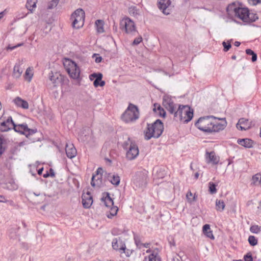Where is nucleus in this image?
Instances as JSON below:
<instances>
[{
	"instance_id": "f704fd0d",
	"label": "nucleus",
	"mask_w": 261,
	"mask_h": 261,
	"mask_svg": "<svg viewBox=\"0 0 261 261\" xmlns=\"http://www.w3.org/2000/svg\"><path fill=\"white\" fill-rule=\"evenodd\" d=\"M118 208L117 206H113L111 208L109 212L107 214V216L109 218H112L113 217L116 215Z\"/></svg>"
},
{
	"instance_id": "6e6552de",
	"label": "nucleus",
	"mask_w": 261,
	"mask_h": 261,
	"mask_svg": "<svg viewBox=\"0 0 261 261\" xmlns=\"http://www.w3.org/2000/svg\"><path fill=\"white\" fill-rule=\"evenodd\" d=\"M73 19L72 26L74 28L79 29L83 26L85 20V12L82 9H78L71 15Z\"/></svg>"
},
{
	"instance_id": "338daca9",
	"label": "nucleus",
	"mask_w": 261,
	"mask_h": 261,
	"mask_svg": "<svg viewBox=\"0 0 261 261\" xmlns=\"http://www.w3.org/2000/svg\"><path fill=\"white\" fill-rule=\"evenodd\" d=\"M241 43L239 41H236L234 42V45L236 46H240Z\"/></svg>"
},
{
	"instance_id": "bf43d9fd",
	"label": "nucleus",
	"mask_w": 261,
	"mask_h": 261,
	"mask_svg": "<svg viewBox=\"0 0 261 261\" xmlns=\"http://www.w3.org/2000/svg\"><path fill=\"white\" fill-rule=\"evenodd\" d=\"M103 170L101 168H98L96 171V173L95 175H97L98 174H101L102 173Z\"/></svg>"
},
{
	"instance_id": "9b49d317",
	"label": "nucleus",
	"mask_w": 261,
	"mask_h": 261,
	"mask_svg": "<svg viewBox=\"0 0 261 261\" xmlns=\"http://www.w3.org/2000/svg\"><path fill=\"white\" fill-rule=\"evenodd\" d=\"M163 105L171 114H174V113L176 111L175 104L169 96L163 97Z\"/></svg>"
},
{
	"instance_id": "4d7b16f0",
	"label": "nucleus",
	"mask_w": 261,
	"mask_h": 261,
	"mask_svg": "<svg viewBox=\"0 0 261 261\" xmlns=\"http://www.w3.org/2000/svg\"><path fill=\"white\" fill-rule=\"evenodd\" d=\"M256 60H257V55L255 53H254L252 55L251 60L253 62H254L256 61Z\"/></svg>"
},
{
	"instance_id": "0eeeda50",
	"label": "nucleus",
	"mask_w": 261,
	"mask_h": 261,
	"mask_svg": "<svg viewBox=\"0 0 261 261\" xmlns=\"http://www.w3.org/2000/svg\"><path fill=\"white\" fill-rule=\"evenodd\" d=\"M120 28L122 30H124L126 33L130 35H135L138 33L135 22L127 17L121 20Z\"/></svg>"
},
{
	"instance_id": "ea45409f",
	"label": "nucleus",
	"mask_w": 261,
	"mask_h": 261,
	"mask_svg": "<svg viewBox=\"0 0 261 261\" xmlns=\"http://www.w3.org/2000/svg\"><path fill=\"white\" fill-rule=\"evenodd\" d=\"M216 185L213 182H209V191L211 194L216 193L217 192Z\"/></svg>"
},
{
	"instance_id": "423d86ee",
	"label": "nucleus",
	"mask_w": 261,
	"mask_h": 261,
	"mask_svg": "<svg viewBox=\"0 0 261 261\" xmlns=\"http://www.w3.org/2000/svg\"><path fill=\"white\" fill-rule=\"evenodd\" d=\"M139 112L138 107L130 103L127 109L121 116L122 119L125 122H133L139 118Z\"/></svg>"
},
{
	"instance_id": "3c124183",
	"label": "nucleus",
	"mask_w": 261,
	"mask_h": 261,
	"mask_svg": "<svg viewBox=\"0 0 261 261\" xmlns=\"http://www.w3.org/2000/svg\"><path fill=\"white\" fill-rule=\"evenodd\" d=\"M22 44H23L22 43H19L17 45H15V46H11V45H9L7 47V49L13 50V49H14V48H16L17 47L21 46Z\"/></svg>"
},
{
	"instance_id": "4468645a",
	"label": "nucleus",
	"mask_w": 261,
	"mask_h": 261,
	"mask_svg": "<svg viewBox=\"0 0 261 261\" xmlns=\"http://www.w3.org/2000/svg\"><path fill=\"white\" fill-rule=\"evenodd\" d=\"M112 245L114 249L125 253V245L120 238L114 239L112 242Z\"/></svg>"
},
{
	"instance_id": "c85d7f7f",
	"label": "nucleus",
	"mask_w": 261,
	"mask_h": 261,
	"mask_svg": "<svg viewBox=\"0 0 261 261\" xmlns=\"http://www.w3.org/2000/svg\"><path fill=\"white\" fill-rule=\"evenodd\" d=\"M225 203L223 200L217 199L216 200V209L218 211L222 212L225 208Z\"/></svg>"
},
{
	"instance_id": "7ed1b4c3",
	"label": "nucleus",
	"mask_w": 261,
	"mask_h": 261,
	"mask_svg": "<svg viewBox=\"0 0 261 261\" xmlns=\"http://www.w3.org/2000/svg\"><path fill=\"white\" fill-rule=\"evenodd\" d=\"M163 129V124L159 119L156 120L153 124H148L145 132V139L148 140L152 137L159 138L162 135Z\"/></svg>"
},
{
	"instance_id": "bb28decb",
	"label": "nucleus",
	"mask_w": 261,
	"mask_h": 261,
	"mask_svg": "<svg viewBox=\"0 0 261 261\" xmlns=\"http://www.w3.org/2000/svg\"><path fill=\"white\" fill-rule=\"evenodd\" d=\"M108 178L109 180L114 185L118 186L120 183V177L118 175L109 174Z\"/></svg>"
},
{
	"instance_id": "49530a36",
	"label": "nucleus",
	"mask_w": 261,
	"mask_h": 261,
	"mask_svg": "<svg viewBox=\"0 0 261 261\" xmlns=\"http://www.w3.org/2000/svg\"><path fill=\"white\" fill-rule=\"evenodd\" d=\"M142 41V37L140 36L138 38H136L134 39L133 44V45H138L139 44L141 41Z\"/></svg>"
},
{
	"instance_id": "37998d69",
	"label": "nucleus",
	"mask_w": 261,
	"mask_h": 261,
	"mask_svg": "<svg viewBox=\"0 0 261 261\" xmlns=\"http://www.w3.org/2000/svg\"><path fill=\"white\" fill-rule=\"evenodd\" d=\"M156 109L158 110H161L162 111H163V115L165 116L166 113H165L164 110L162 108H161V107L160 106V105L159 104L155 103V104H154L153 111H156Z\"/></svg>"
},
{
	"instance_id": "2f4dec72",
	"label": "nucleus",
	"mask_w": 261,
	"mask_h": 261,
	"mask_svg": "<svg viewBox=\"0 0 261 261\" xmlns=\"http://www.w3.org/2000/svg\"><path fill=\"white\" fill-rule=\"evenodd\" d=\"M95 25L97 28V31L99 33H103L104 32L103 29V21L101 20H97L95 21Z\"/></svg>"
},
{
	"instance_id": "f257e3e1",
	"label": "nucleus",
	"mask_w": 261,
	"mask_h": 261,
	"mask_svg": "<svg viewBox=\"0 0 261 261\" xmlns=\"http://www.w3.org/2000/svg\"><path fill=\"white\" fill-rule=\"evenodd\" d=\"M195 125L204 132L212 133L223 130L227 125V122L225 118H218L208 116L200 118Z\"/></svg>"
},
{
	"instance_id": "4c0bfd02",
	"label": "nucleus",
	"mask_w": 261,
	"mask_h": 261,
	"mask_svg": "<svg viewBox=\"0 0 261 261\" xmlns=\"http://www.w3.org/2000/svg\"><path fill=\"white\" fill-rule=\"evenodd\" d=\"M250 230L252 233H258L261 231V227L258 225H254L250 227Z\"/></svg>"
},
{
	"instance_id": "b1692460",
	"label": "nucleus",
	"mask_w": 261,
	"mask_h": 261,
	"mask_svg": "<svg viewBox=\"0 0 261 261\" xmlns=\"http://www.w3.org/2000/svg\"><path fill=\"white\" fill-rule=\"evenodd\" d=\"M251 185L258 187H261V173H257L252 176Z\"/></svg>"
},
{
	"instance_id": "a19ab883",
	"label": "nucleus",
	"mask_w": 261,
	"mask_h": 261,
	"mask_svg": "<svg viewBox=\"0 0 261 261\" xmlns=\"http://www.w3.org/2000/svg\"><path fill=\"white\" fill-rule=\"evenodd\" d=\"M223 46L224 47V51H227L231 47L230 42L228 41V42H226L223 41L222 43Z\"/></svg>"
},
{
	"instance_id": "052dcab7",
	"label": "nucleus",
	"mask_w": 261,
	"mask_h": 261,
	"mask_svg": "<svg viewBox=\"0 0 261 261\" xmlns=\"http://www.w3.org/2000/svg\"><path fill=\"white\" fill-rule=\"evenodd\" d=\"M136 244L137 246V247H139L140 248H141L142 246V243H141L139 241H137L136 240H135Z\"/></svg>"
},
{
	"instance_id": "6ab92c4d",
	"label": "nucleus",
	"mask_w": 261,
	"mask_h": 261,
	"mask_svg": "<svg viewBox=\"0 0 261 261\" xmlns=\"http://www.w3.org/2000/svg\"><path fill=\"white\" fill-rule=\"evenodd\" d=\"M102 175L101 174L97 175H93L92 179L91 185L93 187H100L102 185Z\"/></svg>"
},
{
	"instance_id": "412c9836",
	"label": "nucleus",
	"mask_w": 261,
	"mask_h": 261,
	"mask_svg": "<svg viewBox=\"0 0 261 261\" xmlns=\"http://www.w3.org/2000/svg\"><path fill=\"white\" fill-rule=\"evenodd\" d=\"M66 153L67 156L72 159L74 158L76 154V150L73 144H67L66 146Z\"/></svg>"
},
{
	"instance_id": "ddd939ff",
	"label": "nucleus",
	"mask_w": 261,
	"mask_h": 261,
	"mask_svg": "<svg viewBox=\"0 0 261 261\" xmlns=\"http://www.w3.org/2000/svg\"><path fill=\"white\" fill-rule=\"evenodd\" d=\"M127 150V151L126 153V158L128 160H134L139 155V151L136 144L133 145V146Z\"/></svg>"
},
{
	"instance_id": "774afa93",
	"label": "nucleus",
	"mask_w": 261,
	"mask_h": 261,
	"mask_svg": "<svg viewBox=\"0 0 261 261\" xmlns=\"http://www.w3.org/2000/svg\"><path fill=\"white\" fill-rule=\"evenodd\" d=\"M49 176H50V175L48 173H46V174H44L43 175V177L45 178H46V177H48Z\"/></svg>"
},
{
	"instance_id": "7c9ffc66",
	"label": "nucleus",
	"mask_w": 261,
	"mask_h": 261,
	"mask_svg": "<svg viewBox=\"0 0 261 261\" xmlns=\"http://www.w3.org/2000/svg\"><path fill=\"white\" fill-rule=\"evenodd\" d=\"M197 196L195 194L194 195L192 192L189 191L186 194V198L188 202L190 203H192L193 202L196 200Z\"/></svg>"
},
{
	"instance_id": "6e6d98bb",
	"label": "nucleus",
	"mask_w": 261,
	"mask_h": 261,
	"mask_svg": "<svg viewBox=\"0 0 261 261\" xmlns=\"http://www.w3.org/2000/svg\"><path fill=\"white\" fill-rule=\"evenodd\" d=\"M7 200L6 199L5 197L3 195H0V202H7Z\"/></svg>"
},
{
	"instance_id": "393cba45",
	"label": "nucleus",
	"mask_w": 261,
	"mask_h": 261,
	"mask_svg": "<svg viewBox=\"0 0 261 261\" xmlns=\"http://www.w3.org/2000/svg\"><path fill=\"white\" fill-rule=\"evenodd\" d=\"M59 74L57 73L54 74L53 72H51L49 74V80L54 85V87H57V85L60 82V79L59 78Z\"/></svg>"
},
{
	"instance_id": "8fccbe9b",
	"label": "nucleus",
	"mask_w": 261,
	"mask_h": 261,
	"mask_svg": "<svg viewBox=\"0 0 261 261\" xmlns=\"http://www.w3.org/2000/svg\"><path fill=\"white\" fill-rule=\"evenodd\" d=\"M250 4L255 5L258 3H261V0H248Z\"/></svg>"
},
{
	"instance_id": "473e14b6",
	"label": "nucleus",
	"mask_w": 261,
	"mask_h": 261,
	"mask_svg": "<svg viewBox=\"0 0 261 261\" xmlns=\"http://www.w3.org/2000/svg\"><path fill=\"white\" fill-rule=\"evenodd\" d=\"M33 76V72L32 69L30 67L28 68L25 71L24 74L25 80H27L29 82H31Z\"/></svg>"
},
{
	"instance_id": "9d476101",
	"label": "nucleus",
	"mask_w": 261,
	"mask_h": 261,
	"mask_svg": "<svg viewBox=\"0 0 261 261\" xmlns=\"http://www.w3.org/2000/svg\"><path fill=\"white\" fill-rule=\"evenodd\" d=\"M133 181L136 186L143 187L145 185L146 182V175L141 172L137 173L134 177Z\"/></svg>"
},
{
	"instance_id": "5fc2aeb1",
	"label": "nucleus",
	"mask_w": 261,
	"mask_h": 261,
	"mask_svg": "<svg viewBox=\"0 0 261 261\" xmlns=\"http://www.w3.org/2000/svg\"><path fill=\"white\" fill-rule=\"evenodd\" d=\"M246 53L247 55H251L252 56L255 53L252 50H251V49H247L246 50Z\"/></svg>"
},
{
	"instance_id": "0e129e2a",
	"label": "nucleus",
	"mask_w": 261,
	"mask_h": 261,
	"mask_svg": "<svg viewBox=\"0 0 261 261\" xmlns=\"http://www.w3.org/2000/svg\"><path fill=\"white\" fill-rule=\"evenodd\" d=\"M142 246H144L145 248H148L149 247L150 244L149 243H144V244L142 243Z\"/></svg>"
},
{
	"instance_id": "a878e982",
	"label": "nucleus",
	"mask_w": 261,
	"mask_h": 261,
	"mask_svg": "<svg viewBox=\"0 0 261 261\" xmlns=\"http://www.w3.org/2000/svg\"><path fill=\"white\" fill-rule=\"evenodd\" d=\"M202 230L203 232L207 237L212 240L214 239V236H213L212 231L211 230L210 225L209 224H205L203 226Z\"/></svg>"
},
{
	"instance_id": "680f3d73",
	"label": "nucleus",
	"mask_w": 261,
	"mask_h": 261,
	"mask_svg": "<svg viewBox=\"0 0 261 261\" xmlns=\"http://www.w3.org/2000/svg\"><path fill=\"white\" fill-rule=\"evenodd\" d=\"M101 60H102V58L100 56L96 57L95 60V61L96 63H100L101 61Z\"/></svg>"
},
{
	"instance_id": "f8f14e48",
	"label": "nucleus",
	"mask_w": 261,
	"mask_h": 261,
	"mask_svg": "<svg viewBox=\"0 0 261 261\" xmlns=\"http://www.w3.org/2000/svg\"><path fill=\"white\" fill-rule=\"evenodd\" d=\"M171 0H160L159 2V8L162 10L165 15H168L171 11Z\"/></svg>"
},
{
	"instance_id": "58836bf2",
	"label": "nucleus",
	"mask_w": 261,
	"mask_h": 261,
	"mask_svg": "<svg viewBox=\"0 0 261 261\" xmlns=\"http://www.w3.org/2000/svg\"><path fill=\"white\" fill-rule=\"evenodd\" d=\"M59 0H51L48 4L47 8L48 9H52L55 8L58 4Z\"/></svg>"
},
{
	"instance_id": "f03ea898",
	"label": "nucleus",
	"mask_w": 261,
	"mask_h": 261,
	"mask_svg": "<svg viewBox=\"0 0 261 261\" xmlns=\"http://www.w3.org/2000/svg\"><path fill=\"white\" fill-rule=\"evenodd\" d=\"M227 12L230 17H234L245 22H254L258 19L256 14L250 13L246 8H241L235 3L229 5L227 8Z\"/></svg>"
},
{
	"instance_id": "1a4fd4ad",
	"label": "nucleus",
	"mask_w": 261,
	"mask_h": 261,
	"mask_svg": "<svg viewBox=\"0 0 261 261\" xmlns=\"http://www.w3.org/2000/svg\"><path fill=\"white\" fill-rule=\"evenodd\" d=\"M13 128L15 132L24 135L27 137H28L29 135L35 133L36 132L35 129L29 128L26 124L16 125L14 123Z\"/></svg>"
},
{
	"instance_id": "c9c22d12",
	"label": "nucleus",
	"mask_w": 261,
	"mask_h": 261,
	"mask_svg": "<svg viewBox=\"0 0 261 261\" xmlns=\"http://www.w3.org/2000/svg\"><path fill=\"white\" fill-rule=\"evenodd\" d=\"M36 0H28L26 7L30 11H32L36 7Z\"/></svg>"
},
{
	"instance_id": "864d4df0",
	"label": "nucleus",
	"mask_w": 261,
	"mask_h": 261,
	"mask_svg": "<svg viewBox=\"0 0 261 261\" xmlns=\"http://www.w3.org/2000/svg\"><path fill=\"white\" fill-rule=\"evenodd\" d=\"M179 258H181V256H179L178 254H176L175 256H173L172 261H180Z\"/></svg>"
},
{
	"instance_id": "72a5a7b5",
	"label": "nucleus",
	"mask_w": 261,
	"mask_h": 261,
	"mask_svg": "<svg viewBox=\"0 0 261 261\" xmlns=\"http://www.w3.org/2000/svg\"><path fill=\"white\" fill-rule=\"evenodd\" d=\"M136 143L130 139L129 138H127V140L125 141L122 144V147L124 149H128L133 146V145H135Z\"/></svg>"
},
{
	"instance_id": "5701e85b",
	"label": "nucleus",
	"mask_w": 261,
	"mask_h": 261,
	"mask_svg": "<svg viewBox=\"0 0 261 261\" xmlns=\"http://www.w3.org/2000/svg\"><path fill=\"white\" fill-rule=\"evenodd\" d=\"M101 200L104 202L106 207H111L114 204L113 200L111 198L109 193L104 194L103 196L101 198Z\"/></svg>"
},
{
	"instance_id": "c03bdc74",
	"label": "nucleus",
	"mask_w": 261,
	"mask_h": 261,
	"mask_svg": "<svg viewBox=\"0 0 261 261\" xmlns=\"http://www.w3.org/2000/svg\"><path fill=\"white\" fill-rule=\"evenodd\" d=\"M244 259L245 261H253V258L251 252L247 253L244 256Z\"/></svg>"
},
{
	"instance_id": "a211bd4d",
	"label": "nucleus",
	"mask_w": 261,
	"mask_h": 261,
	"mask_svg": "<svg viewBox=\"0 0 261 261\" xmlns=\"http://www.w3.org/2000/svg\"><path fill=\"white\" fill-rule=\"evenodd\" d=\"M14 124L12 117H9L6 121L1 122L0 130L2 132H7L13 127Z\"/></svg>"
},
{
	"instance_id": "603ef678",
	"label": "nucleus",
	"mask_w": 261,
	"mask_h": 261,
	"mask_svg": "<svg viewBox=\"0 0 261 261\" xmlns=\"http://www.w3.org/2000/svg\"><path fill=\"white\" fill-rule=\"evenodd\" d=\"M99 75H102L100 73H94L90 75V79L92 80V77L95 78V79H97L98 76H99Z\"/></svg>"
},
{
	"instance_id": "4be33fe9",
	"label": "nucleus",
	"mask_w": 261,
	"mask_h": 261,
	"mask_svg": "<svg viewBox=\"0 0 261 261\" xmlns=\"http://www.w3.org/2000/svg\"><path fill=\"white\" fill-rule=\"evenodd\" d=\"M14 102L18 107H21L24 109H28L29 108L28 102L21 99L19 97H17L13 100Z\"/></svg>"
},
{
	"instance_id": "de8ad7c7",
	"label": "nucleus",
	"mask_w": 261,
	"mask_h": 261,
	"mask_svg": "<svg viewBox=\"0 0 261 261\" xmlns=\"http://www.w3.org/2000/svg\"><path fill=\"white\" fill-rule=\"evenodd\" d=\"M112 233L114 235H119L122 233V231L117 228H114L112 230Z\"/></svg>"
},
{
	"instance_id": "2eb2a0df",
	"label": "nucleus",
	"mask_w": 261,
	"mask_h": 261,
	"mask_svg": "<svg viewBox=\"0 0 261 261\" xmlns=\"http://www.w3.org/2000/svg\"><path fill=\"white\" fill-rule=\"evenodd\" d=\"M251 126V122H249L248 119L244 118L240 119L236 124L237 128L241 130H248L250 129Z\"/></svg>"
},
{
	"instance_id": "a18cd8bd",
	"label": "nucleus",
	"mask_w": 261,
	"mask_h": 261,
	"mask_svg": "<svg viewBox=\"0 0 261 261\" xmlns=\"http://www.w3.org/2000/svg\"><path fill=\"white\" fill-rule=\"evenodd\" d=\"M5 140L4 138L0 136V150H2L3 151L5 150V147L4 146Z\"/></svg>"
},
{
	"instance_id": "20e7f679",
	"label": "nucleus",
	"mask_w": 261,
	"mask_h": 261,
	"mask_svg": "<svg viewBox=\"0 0 261 261\" xmlns=\"http://www.w3.org/2000/svg\"><path fill=\"white\" fill-rule=\"evenodd\" d=\"M174 116L177 121L188 123L193 117V110L188 106L179 105L178 110L174 113Z\"/></svg>"
},
{
	"instance_id": "f3484780",
	"label": "nucleus",
	"mask_w": 261,
	"mask_h": 261,
	"mask_svg": "<svg viewBox=\"0 0 261 261\" xmlns=\"http://www.w3.org/2000/svg\"><path fill=\"white\" fill-rule=\"evenodd\" d=\"M205 158L207 163H212L214 165H217L219 162V157L216 155L214 151H206Z\"/></svg>"
},
{
	"instance_id": "cd10ccee",
	"label": "nucleus",
	"mask_w": 261,
	"mask_h": 261,
	"mask_svg": "<svg viewBox=\"0 0 261 261\" xmlns=\"http://www.w3.org/2000/svg\"><path fill=\"white\" fill-rule=\"evenodd\" d=\"M23 72V69L20 67L19 65L16 64L14 67L13 75L16 77L18 78L20 76Z\"/></svg>"
},
{
	"instance_id": "79ce46f5",
	"label": "nucleus",
	"mask_w": 261,
	"mask_h": 261,
	"mask_svg": "<svg viewBox=\"0 0 261 261\" xmlns=\"http://www.w3.org/2000/svg\"><path fill=\"white\" fill-rule=\"evenodd\" d=\"M102 78V75H99L97 79H95L93 82V85L95 87H97L99 85V83L101 81V80Z\"/></svg>"
},
{
	"instance_id": "69168bd1",
	"label": "nucleus",
	"mask_w": 261,
	"mask_h": 261,
	"mask_svg": "<svg viewBox=\"0 0 261 261\" xmlns=\"http://www.w3.org/2000/svg\"><path fill=\"white\" fill-rule=\"evenodd\" d=\"M43 170V168H41L40 169H39L38 170V174L39 175H41L42 173V171Z\"/></svg>"
},
{
	"instance_id": "13d9d810",
	"label": "nucleus",
	"mask_w": 261,
	"mask_h": 261,
	"mask_svg": "<svg viewBox=\"0 0 261 261\" xmlns=\"http://www.w3.org/2000/svg\"><path fill=\"white\" fill-rule=\"evenodd\" d=\"M49 175L51 177H54L55 176V174L54 170L52 168L49 169Z\"/></svg>"
},
{
	"instance_id": "dca6fc26",
	"label": "nucleus",
	"mask_w": 261,
	"mask_h": 261,
	"mask_svg": "<svg viewBox=\"0 0 261 261\" xmlns=\"http://www.w3.org/2000/svg\"><path fill=\"white\" fill-rule=\"evenodd\" d=\"M82 204L86 208H89L93 203V198L89 192L83 193L82 196Z\"/></svg>"
},
{
	"instance_id": "e433bc0d",
	"label": "nucleus",
	"mask_w": 261,
	"mask_h": 261,
	"mask_svg": "<svg viewBox=\"0 0 261 261\" xmlns=\"http://www.w3.org/2000/svg\"><path fill=\"white\" fill-rule=\"evenodd\" d=\"M248 242L250 245L254 246L257 244V240L253 236H250L248 238Z\"/></svg>"
},
{
	"instance_id": "09e8293b",
	"label": "nucleus",
	"mask_w": 261,
	"mask_h": 261,
	"mask_svg": "<svg viewBox=\"0 0 261 261\" xmlns=\"http://www.w3.org/2000/svg\"><path fill=\"white\" fill-rule=\"evenodd\" d=\"M129 13H132L134 15H137L138 14V11L136 7H134L129 8Z\"/></svg>"
},
{
	"instance_id": "c756f323",
	"label": "nucleus",
	"mask_w": 261,
	"mask_h": 261,
	"mask_svg": "<svg viewBox=\"0 0 261 261\" xmlns=\"http://www.w3.org/2000/svg\"><path fill=\"white\" fill-rule=\"evenodd\" d=\"M149 261H161V259L158 253L153 251L149 256Z\"/></svg>"
},
{
	"instance_id": "39448f33",
	"label": "nucleus",
	"mask_w": 261,
	"mask_h": 261,
	"mask_svg": "<svg viewBox=\"0 0 261 261\" xmlns=\"http://www.w3.org/2000/svg\"><path fill=\"white\" fill-rule=\"evenodd\" d=\"M63 65L71 78L77 80L80 77V69L74 62L70 59L65 58Z\"/></svg>"
},
{
	"instance_id": "e2e57ef3",
	"label": "nucleus",
	"mask_w": 261,
	"mask_h": 261,
	"mask_svg": "<svg viewBox=\"0 0 261 261\" xmlns=\"http://www.w3.org/2000/svg\"><path fill=\"white\" fill-rule=\"evenodd\" d=\"M105 85V82L103 81H102L101 80V81L99 83V86H100V87H103Z\"/></svg>"
},
{
	"instance_id": "aec40b11",
	"label": "nucleus",
	"mask_w": 261,
	"mask_h": 261,
	"mask_svg": "<svg viewBox=\"0 0 261 261\" xmlns=\"http://www.w3.org/2000/svg\"><path fill=\"white\" fill-rule=\"evenodd\" d=\"M237 142L239 145L248 148H252L254 144V141L248 138L239 139Z\"/></svg>"
}]
</instances>
